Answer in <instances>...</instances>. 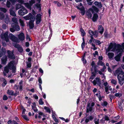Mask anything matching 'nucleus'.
Wrapping results in <instances>:
<instances>
[{"label": "nucleus", "instance_id": "f257e3e1", "mask_svg": "<svg viewBox=\"0 0 124 124\" xmlns=\"http://www.w3.org/2000/svg\"><path fill=\"white\" fill-rule=\"evenodd\" d=\"M23 18L26 20L29 19L30 20L29 22L30 28V29H32L34 25V22L35 20L34 16H33L30 13L27 16L23 17Z\"/></svg>", "mask_w": 124, "mask_h": 124}, {"label": "nucleus", "instance_id": "f03ea898", "mask_svg": "<svg viewBox=\"0 0 124 124\" xmlns=\"http://www.w3.org/2000/svg\"><path fill=\"white\" fill-rule=\"evenodd\" d=\"M15 65L16 64L15 63V61H12L10 62L8 64L7 66L9 69L13 70V72L15 73L16 70Z\"/></svg>", "mask_w": 124, "mask_h": 124}, {"label": "nucleus", "instance_id": "7ed1b4c3", "mask_svg": "<svg viewBox=\"0 0 124 124\" xmlns=\"http://www.w3.org/2000/svg\"><path fill=\"white\" fill-rule=\"evenodd\" d=\"M117 78L119 83L121 85H122L124 83V74L123 73L119 74L117 76Z\"/></svg>", "mask_w": 124, "mask_h": 124}, {"label": "nucleus", "instance_id": "20e7f679", "mask_svg": "<svg viewBox=\"0 0 124 124\" xmlns=\"http://www.w3.org/2000/svg\"><path fill=\"white\" fill-rule=\"evenodd\" d=\"M8 34V32L7 31L4 34H1L0 36L1 38L2 39L5 40L7 43L9 42Z\"/></svg>", "mask_w": 124, "mask_h": 124}, {"label": "nucleus", "instance_id": "39448f33", "mask_svg": "<svg viewBox=\"0 0 124 124\" xmlns=\"http://www.w3.org/2000/svg\"><path fill=\"white\" fill-rule=\"evenodd\" d=\"M92 83L94 85H97L100 86L101 84V79L99 78L96 77L92 81Z\"/></svg>", "mask_w": 124, "mask_h": 124}, {"label": "nucleus", "instance_id": "423d86ee", "mask_svg": "<svg viewBox=\"0 0 124 124\" xmlns=\"http://www.w3.org/2000/svg\"><path fill=\"white\" fill-rule=\"evenodd\" d=\"M28 12L26 9L23 7L18 12L20 16H23L28 13Z\"/></svg>", "mask_w": 124, "mask_h": 124}, {"label": "nucleus", "instance_id": "0eeeda50", "mask_svg": "<svg viewBox=\"0 0 124 124\" xmlns=\"http://www.w3.org/2000/svg\"><path fill=\"white\" fill-rule=\"evenodd\" d=\"M116 48L115 45L113 44L112 43H111L108 47L106 50L107 52L109 51H115Z\"/></svg>", "mask_w": 124, "mask_h": 124}, {"label": "nucleus", "instance_id": "6e6552de", "mask_svg": "<svg viewBox=\"0 0 124 124\" xmlns=\"http://www.w3.org/2000/svg\"><path fill=\"white\" fill-rule=\"evenodd\" d=\"M94 105V102H92L91 104L88 103L87 104L86 109V112L88 113L89 111H92L93 109V107Z\"/></svg>", "mask_w": 124, "mask_h": 124}, {"label": "nucleus", "instance_id": "1a4fd4ad", "mask_svg": "<svg viewBox=\"0 0 124 124\" xmlns=\"http://www.w3.org/2000/svg\"><path fill=\"white\" fill-rule=\"evenodd\" d=\"M35 0H31V1H30L29 3H23V4L27 8L30 10H31V7L32 4L35 3Z\"/></svg>", "mask_w": 124, "mask_h": 124}, {"label": "nucleus", "instance_id": "9d476101", "mask_svg": "<svg viewBox=\"0 0 124 124\" xmlns=\"http://www.w3.org/2000/svg\"><path fill=\"white\" fill-rule=\"evenodd\" d=\"M9 38L10 39L13 41L16 42H19L18 38L12 33L9 34Z\"/></svg>", "mask_w": 124, "mask_h": 124}, {"label": "nucleus", "instance_id": "9b49d317", "mask_svg": "<svg viewBox=\"0 0 124 124\" xmlns=\"http://www.w3.org/2000/svg\"><path fill=\"white\" fill-rule=\"evenodd\" d=\"M8 54L7 55L8 57L11 59H15V57L13 54V51H11L9 50L7 51Z\"/></svg>", "mask_w": 124, "mask_h": 124}, {"label": "nucleus", "instance_id": "f8f14e48", "mask_svg": "<svg viewBox=\"0 0 124 124\" xmlns=\"http://www.w3.org/2000/svg\"><path fill=\"white\" fill-rule=\"evenodd\" d=\"M92 67L91 69V71L97 72V69L95 64L94 61H93L91 64Z\"/></svg>", "mask_w": 124, "mask_h": 124}, {"label": "nucleus", "instance_id": "ddd939ff", "mask_svg": "<svg viewBox=\"0 0 124 124\" xmlns=\"http://www.w3.org/2000/svg\"><path fill=\"white\" fill-rule=\"evenodd\" d=\"M116 47V49L118 50V52H122L123 51V50L124 49V43L122 44V46L120 45H118Z\"/></svg>", "mask_w": 124, "mask_h": 124}, {"label": "nucleus", "instance_id": "4468645a", "mask_svg": "<svg viewBox=\"0 0 124 124\" xmlns=\"http://www.w3.org/2000/svg\"><path fill=\"white\" fill-rule=\"evenodd\" d=\"M124 72L122 71L121 68H118L117 70H116L114 72V75L115 76L117 75V76L118 75L120 74H121L122 73L123 74Z\"/></svg>", "mask_w": 124, "mask_h": 124}, {"label": "nucleus", "instance_id": "2eb2a0df", "mask_svg": "<svg viewBox=\"0 0 124 124\" xmlns=\"http://www.w3.org/2000/svg\"><path fill=\"white\" fill-rule=\"evenodd\" d=\"M11 26L12 27L14 28L15 31H18L20 30V28L18 25V23H12L11 24Z\"/></svg>", "mask_w": 124, "mask_h": 124}, {"label": "nucleus", "instance_id": "dca6fc26", "mask_svg": "<svg viewBox=\"0 0 124 124\" xmlns=\"http://www.w3.org/2000/svg\"><path fill=\"white\" fill-rule=\"evenodd\" d=\"M89 33L91 35V36H94L95 37H96L98 35V33L97 31H95L93 32L91 30H90L89 31Z\"/></svg>", "mask_w": 124, "mask_h": 124}, {"label": "nucleus", "instance_id": "f3484780", "mask_svg": "<svg viewBox=\"0 0 124 124\" xmlns=\"http://www.w3.org/2000/svg\"><path fill=\"white\" fill-rule=\"evenodd\" d=\"M41 15L39 14L36 16V23L37 24L39 23L41 21Z\"/></svg>", "mask_w": 124, "mask_h": 124}, {"label": "nucleus", "instance_id": "a211bd4d", "mask_svg": "<svg viewBox=\"0 0 124 124\" xmlns=\"http://www.w3.org/2000/svg\"><path fill=\"white\" fill-rule=\"evenodd\" d=\"M36 1H37V2L38 3H37L35 5L34 7V8H37L39 9V11H40L41 10V7L40 6V4H39L40 2V0Z\"/></svg>", "mask_w": 124, "mask_h": 124}, {"label": "nucleus", "instance_id": "6ab92c4d", "mask_svg": "<svg viewBox=\"0 0 124 124\" xmlns=\"http://www.w3.org/2000/svg\"><path fill=\"white\" fill-rule=\"evenodd\" d=\"M18 38L20 40L23 41L25 39L24 34L23 33H20L18 36Z\"/></svg>", "mask_w": 124, "mask_h": 124}, {"label": "nucleus", "instance_id": "aec40b11", "mask_svg": "<svg viewBox=\"0 0 124 124\" xmlns=\"http://www.w3.org/2000/svg\"><path fill=\"white\" fill-rule=\"evenodd\" d=\"M116 51H117V53L118 54L119 53L118 55L115 57V59L116 61H118L120 60V56L121 55L122 52H118V50L117 49H116Z\"/></svg>", "mask_w": 124, "mask_h": 124}, {"label": "nucleus", "instance_id": "412c9836", "mask_svg": "<svg viewBox=\"0 0 124 124\" xmlns=\"http://www.w3.org/2000/svg\"><path fill=\"white\" fill-rule=\"evenodd\" d=\"M16 0H7L6 4L7 7L8 8H10L11 5L10 2L12 3V4H14V3L16 2Z\"/></svg>", "mask_w": 124, "mask_h": 124}, {"label": "nucleus", "instance_id": "4be33fe9", "mask_svg": "<svg viewBox=\"0 0 124 124\" xmlns=\"http://www.w3.org/2000/svg\"><path fill=\"white\" fill-rule=\"evenodd\" d=\"M9 68L8 66H6L4 68V70L3 72V74L4 76H6L9 71Z\"/></svg>", "mask_w": 124, "mask_h": 124}, {"label": "nucleus", "instance_id": "5701e85b", "mask_svg": "<svg viewBox=\"0 0 124 124\" xmlns=\"http://www.w3.org/2000/svg\"><path fill=\"white\" fill-rule=\"evenodd\" d=\"M103 31L104 28L102 25L98 26V31L99 32L102 34L103 32Z\"/></svg>", "mask_w": 124, "mask_h": 124}, {"label": "nucleus", "instance_id": "b1692460", "mask_svg": "<svg viewBox=\"0 0 124 124\" xmlns=\"http://www.w3.org/2000/svg\"><path fill=\"white\" fill-rule=\"evenodd\" d=\"M93 119V117L92 116H89L86 118L85 120V122L86 123H88L90 120L91 121Z\"/></svg>", "mask_w": 124, "mask_h": 124}, {"label": "nucleus", "instance_id": "393cba45", "mask_svg": "<svg viewBox=\"0 0 124 124\" xmlns=\"http://www.w3.org/2000/svg\"><path fill=\"white\" fill-rule=\"evenodd\" d=\"M6 52V50L4 48H2L0 52V57H1L2 55H4Z\"/></svg>", "mask_w": 124, "mask_h": 124}, {"label": "nucleus", "instance_id": "a878e982", "mask_svg": "<svg viewBox=\"0 0 124 124\" xmlns=\"http://www.w3.org/2000/svg\"><path fill=\"white\" fill-rule=\"evenodd\" d=\"M7 61V57L6 56H3L2 59V63L5 64Z\"/></svg>", "mask_w": 124, "mask_h": 124}, {"label": "nucleus", "instance_id": "bb28decb", "mask_svg": "<svg viewBox=\"0 0 124 124\" xmlns=\"http://www.w3.org/2000/svg\"><path fill=\"white\" fill-rule=\"evenodd\" d=\"M107 55L108 57V58L111 59H112L114 56V54L113 53L109 52L108 53Z\"/></svg>", "mask_w": 124, "mask_h": 124}, {"label": "nucleus", "instance_id": "cd10ccee", "mask_svg": "<svg viewBox=\"0 0 124 124\" xmlns=\"http://www.w3.org/2000/svg\"><path fill=\"white\" fill-rule=\"evenodd\" d=\"M4 21L7 23H8L10 22L9 19L8 15H6V17L4 20Z\"/></svg>", "mask_w": 124, "mask_h": 124}, {"label": "nucleus", "instance_id": "c85d7f7f", "mask_svg": "<svg viewBox=\"0 0 124 124\" xmlns=\"http://www.w3.org/2000/svg\"><path fill=\"white\" fill-rule=\"evenodd\" d=\"M9 11L10 14L11 16H13L14 17L16 16V14L14 12V11L12 10V9H10L9 10Z\"/></svg>", "mask_w": 124, "mask_h": 124}, {"label": "nucleus", "instance_id": "c756f323", "mask_svg": "<svg viewBox=\"0 0 124 124\" xmlns=\"http://www.w3.org/2000/svg\"><path fill=\"white\" fill-rule=\"evenodd\" d=\"M98 17V15L97 14H94L92 18V20L93 22H95L96 21Z\"/></svg>", "mask_w": 124, "mask_h": 124}, {"label": "nucleus", "instance_id": "7c9ffc66", "mask_svg": "<svg viewBox=\"0 0 124 124\" xmlns=\"http://www.w3.org/2000/svg\"><path fill=\"white\" fill-rule=\"evenodd\" d=\"M94 4L99 8H101L102 6L100 2H98L97 1H95L94 3Z\"/></svg>", "mask_w": 124, "mask_h": 124}, {"label": "nucleus", "instance_id": "2f4dec72", "mask_svg": "<svg viewBox=\"0 0 124 124\" xmlns=\"http://www.w3.org/2000/svg\"><path fill=\"white\" fill-rule=\"evenodd\" d=\"M7 93L10 95H14V92L12 90H8L7 92Z\"/></svg>", "mask_w": 124, "mask_h": 124}, {"label": "nucleus", "instance_id": "473e14b6", "mask_svg": "<svg viewBox=\"0 0 124 124\" xmlns=\"http://www.w3.org/2000/svg\"><path fill=\"white\" fill-rule=\"evenodd\" d=\"M12 21L14 22V23L17 24L18 23L17 19L15 17H14L12 19Z\"/></svg>", "mask_w": 124, "mask_h": 124}, {"label": "nucleus", "instance_id": "72a5a7b5", "mask_svg": "<svg viewBox=\"0 0 124 124\" xmlns=\"http://www.w3.org/2000/svg\"><path fill=\"white\" fill-rule=\"evenodd\" d=\"M38 114H39V115L38 116V117L39 119H40L41 118L42 116H43V117L44 116V114L41 112H39Z\"/></svg>", "mask_w": 124, "mask_h": 124}, {"label": "nucleus", "instance_id": "f704fd0d", "mask_svg": "<svg viewBox=\"0 0 124 124\" xmlns=\"http://www.w3.org/2000/svg\"><path fill=\"white\" fill-rule=\"evenodd\" d=\"M19 21L21 25L23 27L24 26V24L23 20L21 19H19Z\"/></svg>", "mask_w": 124, "mask_h": 124}, {"label": "nucleus", "instance_id": "c9c22d12", "mask_svg": "<svg viewBox=\"0 0 124 124\" xmlns=\"http://www.w3.org/2000/svg\"><path fill=\"white\" fill-rule=\"evenodd\" d=\"M111 83L112 84L116 85L117 84L116 80L113 79H112L111 80Z\"/></svg>", "mask_w": 124, "mask_h": 124}, {"label": "nucleus", "instance_id": "e433bc0d", "mask_svg": "<svg viewBox=\"0 0 124 124\" xmlns=\"http://www.w3.org/2000/svg\"><path fill=\"white\" fill-rule=\"evenodd\" d=\"M87 15L89 18H91L92 17V15L90 11H88L86 13Z\"/></svg>", "mask_w": 124, "mask_h": 124}, {"label": "nucleus", "instance_id": "4c0bfd02", "mask_svg": "<svg viewBox=\"0 0 124 124\" xmlns=\"http://www.w3.org/2000/svg\"><path fill=\"white\" fill-rule=\"evenodd\" d=\"M91 11H94L96 12H98V8L95 6H93L92 8L91 9Z\"/></svg>", "mask_w": 124, "mask_h": 124}, {"label": "nucleus", "instance_id": "58836bf2", "mask_svg": "<svg viewBox=\"0 0 124 124\" xmlns=\"http://www.w3.org/2000/svg\"><path fill=\"white\" fill-rule=\"evenodd\" d=\"M122 95V94L121 93H116L115 94V96L116 97H120Z\"/></svg>", "mask_w": 124, "mask_h": 124}, {"label": "nucleus", "instance_id": "ea45409f", "mask_svg": "<svg viewBox=\"0 0 124 124\" xmlns=\"http://www.w3.org/2000/svg\"><path fill=\"white\" fill-rule=\"evenodd\" d=\"M32 108L33 110V111L34 112H37L38 111V109H37L36 107L35 106V105H33L32 106Z\"/></svg>", "mask_w": 124, "mask_h": 124}, {"label": "nucleus", "instance_id": "a19ab883", "mask_svg": "<svg viewBox=\"0 0 124 124\" xmlns=\"http://www.w3.org/2000/svg\"><path fill=\"white\" fill-rule=\"evenodd\" d=\"M80 31L81 32V35L83 36H84L85 35V33L84 32V30L82 29H80Z\"/></svg>", "mask_w": 124, "mask_h": 124}, {"label": "nucleus", "instance_id": "79ce46f5", "mask_svg": "<svg viewBox=\"0 0 124 124\" xmlns=\"http://www.w3.org/2000/svg\"><path fill=\"white\" fill-rule=\"evenodd\" d=\"M4 17V14L0 12V20L3 19Z\"/></svg>", "mask_w": 124, "mask_h": 124}, {"label": "nucleus", "instance_id": "37998d69", "mask_svg": "<svg viewBox=\"0 0 124 124\" xmlns=\"http://www.w3.org/2000/svg\"><path fill=\"white\" fill-rule=\"evenodd\" d=\"M21 7V5L19 4H17L16 5V10Z\"/></svg>", "mask_w": 124, "mask_h": 124}, {"label": "nucleus", "instance_id": "c03bdc74", "mask_svg": "<svg viewBox=\"0 0 124 124\" xmlns=\"http://www.w3.org/2000/svg\"><path fill=\"white\" fill-rule=\"evenodd\" d=\"M44 108L46 110L47 112L49 113H50L51 112L49 108L45 106L44 107Z\"/></svg>", "mask_w": 124, "mask_h": 124}, {"label": "nucleus", "instance_id": "a18cd8bd", "mask_svg": "<svg viewBox=\"0 0 124 124\" xmlns=\"http://www.w3.org/2000/svg\"><path fill=\"white\" fill-rule=\"evenodd\" d=\"M54 2L56 4L57 6L58 7H60L61 5V3L57 1H55Z\"/></svg>", "mask_w": 124, "mask_h": 124}, {"label": "nucleus", "instance_id": "49530a36", "mask_svg": "<svg viewBox=\"0 0 124 124\" xmlns=\"http://www.w3.org/2000/svg\"><path fill=\"white\" fill-rule=\"evenodd\" d=\"M0 10L1 11H3L5 13L7 11L6 9V8H0Z\"/></svg>", "mask_w": 124, "mask_h": 124}, {"label": "nucleus", "instance_id": "de8ad7c7", "mask_svg": "<svg viewBox=\"0 0 124 124\" xmlns=\"http://www.w3.org/2000/svg\"><path fill=\"white\" fill-rule=\"evenodd\" d=\"M17 49L18 51L20 52H22L23 51V48L20 46H19Z\"/></svg>", "mask_w": 124, "mask_h": 124}, {"label": "nucleus", "instance_id": "09e8293b", "mask_svg": "<svg viewBox=\"0 0 124 124\" xmlns=\"http://www.w3.org/2000/svg\"><path fill=\"white\" fill-rule=\"evenodd\" d=\"M13 45L15 47L17 48H18L20 46L18 45V44L16 43H13Z\"/></svg>", "mask_w": 124, "mask_h": 124}, {"label": "nucleus", "instance_id": "8fccbe9b", "mask_svg": "<svg viewBox=\"0 0 124 124\" xmlns=\"http://www.w3.org/2000/svg\"><path fill=\"white\" fill-rule=\"evenodd\" d=\"M77 7L78 9L81 11H82L85 10V9L83 6H82L81 8H79L78 6H77Z\"/></svg>", "mask_w": 124, "mask_h": 124}, {"label": "nucleus", "instance_id": "3c124183", "mask_svg": "<svg viewBox=\"0 0 124 124\" xmlns=\"http://www.w3.org/2000/svg\"><path fill=\"white\" fill-rule=\"evenodd\" d=\"M77 7L78 9L81 11H82L85 10V9L83 6H82L81 8H79L78 6H77Z\"/></svg>", "mask_w": 124, "mask_h": 124}, {"label": "nucleus", "instance_id": "603ef678", "mask_svg": "<svg viewBox=\"0 0 124 124\" xmlns=\"http://www.w3.org/2000/svg\"><path fill=\"white\" fill-rule=\"evenodd\" d=\"M108 104L107 102L106 101H104L101 103V105L103 106H106Z\"/></svg>", "mask_w": 124, "mask_h": 124}, {"label": "nucleus", "instance_id": "864d4df0", "mask_svg": "<svg viewBox=\"0 0 124 124\" xmlns=\"http://www.w3.org/2000/svg\"><path fill=\"white\" fill-rule=\"evenodd\" d=\"M95 77L94 76H93L91 75V76L90 77V78L89 79V80L91 82H92V80L94 79Z\"/></svg>", "mask_w": 124, "mask_h": 124}, {"label": "nucleus", "instance_id": "5fc2aeb1", "mask_svg": "<svg viewBox=\"0 0 124 124\" xmlns=\"http://www.w3.org/2000/svg\"><path fill=\"white\" fill-rule=\"evenodd\" d=\"M39 104L40 105H42L44 104V102L42 101V100L40 99L39 100Z\"/></svg>", "mask_w": 124, "mask_h": 124}, {"label": "nucleus", "instance_id": "6e6d98bb", "mask_svg": "<svg viewBox=\"0 0 124 124\" xmlns=\"http://www.w3.org/2000/svg\"><path fill=\"white\" fill-rule=\"evenodd\" d=\"M91 0H86L87 4L89 5H92L93 2L91 1Z\"/></svg>", "mask_w": 124, "mask_h": 124}, {"label": "nucleus", "instance_id": "4d7b16f0", "mask_svg": "<svg viewBox=\"0 0 124 124\" xmlns=\"http://www.w3.org/2000/svg\"><path fill=\"white\" fill-rule=\"evenodd\" d=\"M23 118L27 121H29V119L25 115H23L22 116Z\"/></svg>", "mask_w": 124, "mask_h": 124}, {"label": "nucleus", "instance_id": "13d9d810", "mask_svg": "<svg viewBox=\"0 0 124 124\" xmlns=\"http://www.w3.org/2000/svg\"><path fill=\"white\" fill-rule=\"evenodd\" d=\"M91 71V73H92V75L94 76L95 77L96 75V73L97 72H94V71Z\"/></svg>", "mask_w": 124, "mask_h": 124}, {"label": "nucleus", "instance_id": "bf43d9fd", "mask_svg": "<svg viewBox=\"0 0 124 124\" xmlns=\"http://www.w3.org/2000/svg\"><path fill=\"white\" fill-rule=\"evenodd\" d=\"M7 82L6 81L5 79H4L3 80V84H2V85L3 86H5L7 84Z\"/></svg>", "mask_w": 124, "mask_h": 124}, {"label": "nucleus", "instance_id": "052dcab7", "mask_svg": "<svg viewBox=\"0 0 124 124\" xmlns=\"http://www.w3.org/2000/svg\"><path fill=\"white\" fill-rule=\"evenodd\" d=\"M99 119H95L94 120V122L95 124H99Z\"/></svg>", "mask_w": 124, "mask_h": 124}, {"label": "nucleus", "instance_id": "680f3d73", "mask_svg": "<svg viewBox=\"0 0 124 124\" xmlns=\"http://www.w3.org/2000/svg\"><path fill=\"white\" fill-rule=\"evenodd\" d=\"M8 99V98L6 95H4L3 96V99L4 100H6Z\"/></svg>", "mask_w": 124, "mask_h": 124}, {"label": "nucleus", "instance_id": "e2e57ef3", "mask_svg": "<svg viewBox=\"0 0 124 124\" xmlns=\"http://www.w3.org/2000/svg\"><path fill=\"white\" fill-rule=\"evenodd\" d=\"M105 120L104 118H102L100 120V123H104L105 122Z\"/></svg>", "mask_w": 124, "mask_h": 124}, {"label": "nucleus", "instance_id": "0e129e2a", "mask_svg": "<svg viewBox=\"0 0 124 124\" xmlns=\"http://www.w3.org/2000/svg\"><path fill=\"white\" fill-rule=\"evenodd\" d=\"M10 31L12 32H13L15 31L14 28L12 27V28H10Z\"/></svg>", "mask_w": 124, "mask_h": 124}, {"label": "nucleus", "instance_id": "69168bd1", "mask_svg": "<svg viewBox=\"0 0 124 124\" xmlns=\"http://www.w3.org/2000/svg\"><path fill=\"white\" fill-rule=\"evenodd\" d=\"M38 81L39 84H41L42 83V81L41 78L39 77L38 79Z\"/></svg>", "mask_w": 124, "mask_h": 124}, {"label": "nucleus", "instance_id": "338daca9", "mask_svg": "<svg viewBox=\"0 0 124 124\" xmlns=\"http://www.w3.org/2000/svg\"><path fill=\"white\" fill-rule=\"evenodd\" d=\"M101 75L102 76L101 77V78L103 79H102V81H103L104 80H105L106 79V77L104 74H102V75Z\"/></svg>", "mask_w": 124, "mask_h": 124}, {"label": "nucleus", "instance_id": "774afa93", "mask_svg": "<svg viewBox=\"0 0 124 124\" xmlns=\"http://www.w3.org/2000/svg\"><path fill=\"white\" fill-rule=\"evenodd\" d=\"M95 43L96 44L99 45L101 44L100 42L98 40H95Z\"/></svg>", "mask_w": 124, "mask_h": 124}]
</instances>
